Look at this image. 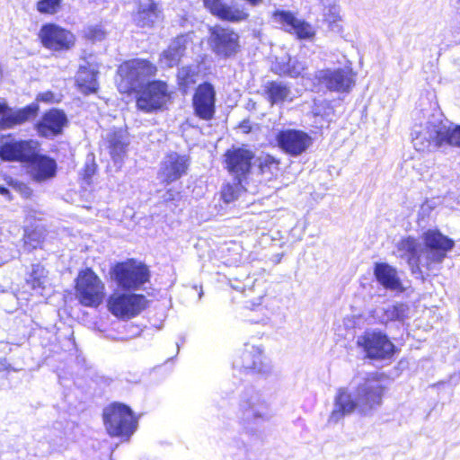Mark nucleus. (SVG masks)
I'll return each instance as SVG.
<instances>
[{
  "mask_svg": "<svg viewBox=\"0 0 460 460\" xmlns=\"http://www.w3.org/2000/svg\"><path fill=\"white\" fill-rule=\"evenodd\" d=\"M384 386L375 379H366L358 385L355 394L348 387H339L327 423L335 425L356 411L363 416H370L382 404Z\"/></svg>",
  "mask_w": 460,
  "mask_h": 460,
  "instance_id": "obj_1",
  "label": "nucleus"
},
{
  "mask_svg": "<svg viewBox=\"0 0 460 460\" xmlns=\"http://www.w3.org/2000/svg\"><path fill=\"white\" fill-rule=\"evenodd\" d=\"M454 245V241L440 231L429 229L423 233L421 243L408 236L398 243L397 248L403 252L402 256H407L412 272H416L422 268L430 270L434 265L441 263Z\"/></svg>",
  "mask_w": 460,
  "mask_h": 460,
  "instance_id": "obj_2",
  "label": "nucleus"
},
{
  "mask_svg": "<svg viewBox=\"0 0 460 460\" xmlns=\"http://www.w3.org/2000/svg\"><path fill=\"white\" fill-rule=\"evenodd\" d=\"M237 417L247 435L261 439L262 425L272 418L270 403L260 390L252 385L245 387L239 395Z\"/></svg>",
  "mask_w": 460,
  "mask_h": 460,
  "instance_id": "obj_3",
  "label": "nucleus"
},
{
  "mask_svg": "<svg viewBox=\"0 0 460 460\" xmlns=\"http://www.w3.org/2000/svg\"><path fill=\"white\" fill-rule=\"evenodd\" d=\"M412 144L420 152L443 146H460V126L449 121H440L438 124L429 122L426 129L412 138Z\"/></svg>",
  "mask_w": 460,
  "mask_h": 460,
  "instance_id": "obj_4",
  "label": "nucleus"
},
{
  "mask_svg": "<svg viewBox=\"0 0 460 460\" xmlns=\"http://www.w3.org/2000/svg\"><path fill=\"white\" fill-rule=\"evenodd\" d=\"M111 279L122 290H137L149 281L148 268L135 260L117 262L110 270Z\"/></svg>",
  "mask_w": 460,
  "mask_h": 460,
  "instance_id": "obj_5",
  "label": "nucleus"
},
{
  "mask_svg": "<svg viewBox=\"0 0 460 460\" xmlns=\"http://www.w3.org/2000/svg\"><path fill=\"white\" fill-rule=\"evenodd\" d=\"M75 288V296L84 306L97 307L104 298V284L91 268L79 271Z\"/></svg>",
  "mask_w": 460,
  "mask_h": 460,
  "instance_id": "obj_6",
  "label": "nucleus"
},
{
  "mask_svg": "<svg viewBox=\"0 0 460 460\" xmlns=\"http://www.w3.org/2000/svg\"><path fill=\"white\" fill-rule=\"evenodd\" d=\"M103 420L110 435L128 438L137 429V420L126 404L114 402L103 411Z\"/></svg>",
  "mask_w": 460,
  "mask_h": 460,
  "instance_id": "obj_7",
  "label": "nucleus"
},
{
  "mask_svg": "<svg viewBox=\"0 0 460 460\" xmlns=\"http://www.w3.org/2000/svg\"><path fill=\"white\" fill-rule=\"evenodd\" d=\"M208 43L215 56L222 59L233 58L241 51L239 34L222 25L209 28Z\"/></svg>",
  "mask_w": 460,
  "mask_h": 460,
  "instance_id": "obj_8",
  "label": "nucleus"
},
{
  "mask_svg": "<svg viewBox=\"0 0 460 460\" xmlns=\"http://www.w3.org/2000/svg\"><path fill=\"white\" fill-rule=\"evenodd\" d=\"M146 304L144 295L115 292L108 298L107 306L117 318L130 319L138 315L146 307Z\"/></svg>",
  "mask_w": 460,
  "mask_h": 460,
  "instance_id": "obj_9",
  "label": "nucleus"
},
{
  "mask_svg": "<svg viewBox=\"0 0 460 460\" xmlns=\"http://www.w3.org/2000/svg\"><path fill=\"white\" fill-rule=\"evenodd\" d=\"M234 367L250 375L268 376L272 371L270 361L263 355L262 349L254 345L244 344L239 359L234 362Z\"/></svg>",
  "mask_w": 460,
  "mask_h": 460,
  "instance_id": "obj_10",
  "label": "nucleus"
},
{
  "mask_svg": "<svg viewBox=\"0 0 460 460\" xmlns=\"http://www.w3.org/2000/svg\"><path fill=\"white\" fill-rule=\"evenodd\" d=\"M234 367L250 375L268 376L272 371L270 361L263 355L262 349L254 345L244 344L239 359L234 362Z\"/></svg>",
  "mask_w": 460,
  "mask_h": 460,
  "instance_id": "obj_11",
  "label": "nucleus"
},
{
  "mask_svg": "<svg viewBox=\"0 0 460 460\" xmlns=\"http://www.w3.org/2000/svg\"><path fill=\"white\" fill-rule=\"evenodd\" d=\"M357 344L371 359L390 358L395 352L394 344L381 332L367 331L358 337Z\"/></svg>",
  "mask_w": 460,
  "mask_h": 460,
  "instance_id": "obj_12",
  "label": "nucleus"
},
{
  "mask_svg": "<svg viewBox=\"0 0 460 460\" xmlns=\"http://www.w3.org/2000/svg\"><path fill=\"white\" fill-rule=\"evenodd\" d=\"M155 66L146 59H133L122 65L119 72L131 91H137L147 84L148 78L155 74Z\"/></svg>",
  "mask_w": 460,
  "mask_h": 460,
  "instance_id": "obj_13",
  "label": "nucleus"
},
{
  "mask_svg": "<svg viewBox=\"0 0 460 460\" xmlns=\"http://www.w3.org/2000/svg\"><path fill=\"white\" fill-rule=\"evenodd\" d=\"M314 78L331 92L349 93L355 84L353 74L347 67L321 69L315 72Z\"/></svg>",
  "mask_w": 460,
  "mask_h": 460,
  "instance_id": "obj_14",
  "label": "nucleus"
},
{
  "mask_svg": "<svg viewBox=\"0 0 460 460\" xmlns=\"http://www.w3.org/2000/svg\"><path fill=\"white\" fill-rule=\"evenodd\" d=\"M137 106L145 112H152L160 109L166 102L168 95L167 84L162 81L147 82L137 91Z\"/></svg>",
  "mask_w": 460,
  "mask_h": 460,
  "instance_id": "obj_15",
  "label": "nucleus"
},
{
  "mask_svg": "<svg viewBox=\"0 0 460 460\" xmlns=\"http://www.w3.org/2000/svg\"><path fill=\"white\" fill-rule=\"evenodd\" d=\"M276 140L284 153L294 157L305 153L313 144V138L306 132L293 128L280 130Z\"/></svg>",
  "mask_w": 460,
  "mask_h": 460,
  "instance_id": "obj_16",
  "label": "nucleus"
},
{
  "mask_svg": "<svg viewBox=\"0 0 460 460\" xmlns=\"http://www.w3.org/2000/svg\"><path fill=\"white\" fill-rule=\"evenodd\" d=\"M190 164L188 155L172 152L161 162L158 178L167 184L176 181L187 174Z\"/></svg>",
  "mask_w": 460,
  "mask_h": 460,
  "instance_id": "obj_17",
  "label": "nucleus"
},
{
  "mask_svg": "<svg viewBox=\"0 0 460 460\" xmlns=\"http://www.w3.org/2000/svg\"><path fill=\"white\" fill-rule=\"evenodd\" d=\"M216 90L211 83L200 84L193 95L192 106L197 117L204 120L213 119L216 112Z\"/></svg>",
  "mask_w": 460,
  "mask_h": 460,
  "instance_id": "obj_18",
  "label": "nucleus"
},
{
  "mask_svg": "<svg viewBox=\"0 0 460 460\" xmlns=\"http://www.w3.org/2000/svg\"><path fill=\"white\" fill-rule=\"evenodd\" d=\"M225 157L230 174L234 179H238V183H243L252 168L253 153L248 149L238 147L227 150Z\"/></svg>",
  "mask_w": 460,
  "mask_h": 460,
  "instance_id": "obj_19",
  "label": "nucleus"
},
{
  "mask_svg": "<svg viewBox=\"0 0 460 460\" xmlns=\"http://www.w3.org/2000/svg\"><path fill=\"white\" fill-rule=\"evenodd\" d=\"M272 20L285 31L295 34L299 40H309L314 36L312 25L296 18L290 11L276 10L272 14Z\"/></svg>",
  "mask_w": 460,
  "mask_h": 460,
  "instance_id": "obj_20",
  "label": "nucleus"
},
{
  "mask_svg": "<svg viewBox=\"0 0 460 460\" xmlns=\"http://www.w3.org/2000/svg\"><path fill=\"white\" fill-rule=\"evenodd\" d=\"M36 148L32 141L7 140L0 138V158L5 161H19L28 164L35 153Z\"/></svg>",
  "mask_w": 460,
  "mask_h": 460,
  "instance_id": "obj_21",
  "label": "nucleus"
},
{
  "mask_svg": "<svg viewBox=\"0 0 460 460\" xmlns=\"http://www.w3.org/2000/svg\"><path fill=\"white\" fill-rule=\"evenodd\" d=\"M44 47L53 50L67 49L73 44V35L55 24H45L39 34Z\"/></svg>",
  "mask_w": 460,
  "mask_h": 460,
  "instance_id": "obj_22",
  "label": "nucleus"
},
{
  "mask_svg": "<svg viewBox=\"0 0 460 460\" xmlns=\"http://www.w3.org/2000/svg\"><path fill=\"white\" fill-rule=\"evenodd\" d=\"M67 121L63 111L53 108L43 114L36 124V129L40 137L52 138L62 133Z\"/></svg>",
  "mask_w": 460,
  "mask_h": 460,
  "instance_id": "obj_23",
  "label": "nucleus"
},
{
  "mask_svg": "<svg viewBox=\"0 0 460 460\" xmlns=\"http://www.w3.org/2000/svg\"><path fill=\"white\" fill-rule=\"evenodd\" d=\"M38 104L31 103L24 108L13 111L6 103L0 102V129L12 128L37 115Z\"/></svg>",
  "mask_w": 460,
  "mask_h": 460,
  "instance_id": "obj_24",
  "label": "nucleus"
},
{
  "mask_svg": "<svg viewBox=\"0 0 460 460\" xmlns=\"http://www.w3.org/2000/svg\"><path fill=\"white\" fill-rule=\"evenodd\" d=\"M203 2L210 13L222 21L239 22L245 21L249 16L244 9L229 4L227 0H203Z\"/></svg>",
  "mask_w": 460,
  "mask_h": 460,
  "instance_id": "obj_25",
  "label": "nucleus"
},
{
  "mask_svg": "<svg viewBox=\"0 0 460 460\" xmlns=\"http://www.w3.org/2000/svg\"><path fill=\"white\" fill-rule=\"evenodd\" d=\"M137 10L133 21L140 28H152L162 17V12L154 0H135Z\"/></svg>",
  "mask_w": 460,
  "mask_h": 460,
  "instance_id": "obj_26",
  "label": "nucleus"
},
{
  "mask_svg": "<svg viewBox=\"0 0 460 460\" xmlns=\"http://www.w3.org/2000/svg\"><path fill=\"white\" fill-rule=\"evenodd\" d=\"M28 165L30 173L36 181H45L56 176V161L47 155H39L36 151L28 162Z\"/></svg>",
  "mask_w": 460,
  "mask_h": 460,
  "instance_id": "obj_27",
  "label": "nucleus"
},
{
  "mask_svg": "<svg viewBox=\"0 0 460 460\" xmlns=\"http://www.w3.org/2000/svg\"><path fill=\"white\" fill-rule=\"evenodd\" d=\"M308 64L305 58L290 57L288 55L276 58L272 65V71L281 76L296 78L303 76Z\"/></svg>",
  "mask_w": 460,
  "mask_h": 460,
  "instance_id": "obj_28",
  "label": "nucleus"
},
{
  "mask_svg": "<svg viewBox=\"0 0 460 460\" xmlns=\"http://www.w3.org/2000/svg\"><path fill=\"white\" fill-rule=\"evenodd\" d=\"M99 74L98 67L94 64H91L84 60V64L79 66L75 75V83L79 91L84 94L94 93L99 89L97 75Z\"/></svg>",
  "mask_w": 460,
  "mask_h": 460,
  "instance_id": "obj_29",
  "label": "nucleus"
},
{
  "mask_svg": "<svg viewBox=\"0 0 460 460\" xmlns=\"http://www.w3.org/2000/svg\"><path fill=\"white\" fill-rule=\"evenodd\" d=\"M374 275L377 282L385 289L400 293L405 290L397 270L386 262H376L374 267Z\"/></svg>",
  "mask_w": 460,
  "mask_h": 460,
  "instance_id": "obj_30",
  "label": "nucleus"
},
{
  "mask_svg": "<svg viewBox=\"0 0 460 460\" xmlns=\"http://www.w3.org/2000/svg\"><path fill=\"white\" fill-rule=\"evenodd\" d=\"M187 43L188 39L185 35L175 38L168 49L163 52L160 59L161 63L167 67L177 66L185 54Z\"/></svg>",
  "mask_w": 460,
  "mask_h": 460,
  "instance_id": "obj_31",
  "label": "nucleus"
},
{
  "mask_svg": "<svg viewBox=\"0 0 460 460\" xmlns=\"http://www.w3.org/2000/svg\"><path fill=\"white\" fill-rule=\"evenodd\" d=\"M409 305L404 303H395L382 307L376 311V318L380 323L386 324L389 322L402 323L409 314Z\"/></svg>",
  "mask_w": 460,
  "mask_h": 460,
  "instance_id": "obj_32",
  "label": "nucleus"
},
{
  "mask_svg": "<svg viewBox=\"0 0 460 460\" xmlns=\"http://www.w3.org/2000/svg\"><path fill=\"white\" fill-rule=\"evenodd\" d=\"M264 91L271 105L282 103L288 99L291 100V89L282 81L268 82Z\"/></svg>",
  "mask_w": 460,
  "mask_h": 460,
  "instance_id": "obj_33",
  "label": "nucleus"
},
{
  "mask_svg": "<svg viewBox=\"0 0 460 460\" xmlns=\"http://www.w3.org/2000/svg\"><path fill=\"white\" fill-rule=\"evenodd\" d=\"M109 147L112 158L117 161L125 154L128 141L122 130L113 131L108 134Z\"/></svg>",
  "mask_w": 460,
  "mask_h": 460,
  "instance_id": "obj_34",
  "label": "nucleus"
},
{
  "mask_svg": "<svg viewBox=\"0 0 460 460\" xmlns=\"http://www.w3.org/2000/svg\"><path fill=\"white\" fill-rule=\"evenodd\" d=\"M47 282V270L40 263L32 264L27 283L30 284L34 290H42Z\"/></svg>",
  "mask_w": 460,
  "mask_h": 460,
  "instance_id": "obj_35",
  "label": "nucleus"
},
{
  "mask_svg": "<svg viewBox=\"0 0 460 460\" xmlns=\"http://www.w3.org/2000/svg\"><path fill=\"white\" fill-rule=\"evenodd\" d=\"M198 72L193 66H182L179 69L177 78L180 87L184 91L191 84L196 83Z\"/></svg>",
  "mask_w": 460,
  "mask_h": 460,
  "instance_id": "obj_36",
  "label": "nucleus"
},
{
  "mask_svg": "<svg viewBox=\"0 0 460 460\" xmlns=\"http://www.w3.org/2000/svg\"><path fill=\"white\" fill-rule=\"evenodd\" d=\"M243 183H238V179L234 178L233 183H226L221 190V196L226 203H230L235 200L241 190L243 188Z\"/></svg>",
  "mask_w": 460,
  "mask_h": 460,
  "instance_id": "obj_37",
  "label": "nucleus"
},
{
  "mask_svg": "<svg viewBox=\"0 0 460 460\" xmlns=\"http://www.w3.org/2000/svg\"><path fill=\"white\" fill-rule=\"evenodd\" d=\"M259 167L262 172L274 175L279 170V161L270 155H265L259 158Z\"/></svg>",
  "mask_w": 460,
  "mask_h": 460,
  "instance_id": "obj_38",
  "label": "nucleus"
},
{
  "mask_svg": "<svg viewBox=\"0 0 460 460\" xmlns=\"http://www.w3.org/2000/svg\"><path fill=\"white\" fill-rule=\"evenodd\" d=\"M62 0H39L37 2V10L40 13H56L60 6Z\"/></svg>",
  "mask_w": 460,
  "mask_h": 460,
  "instance_id": "obj_39",
  "label": "nucleus"
},
{
  "mask_svg": "<svg viewBox=\"0 0 460 460\" xmlns=\"http://www.w3.org/2000/svg\"><path fill=\"white\" fill-rule=\"evenodd\" d=\"M42 243V236L37 231H32L24 234V248L27 252H31L40 246Z\"/></svg>",
  "mask_w": 460,
  "mask_h": 460,
  "instance_id": "obj_40",
  "label": "nucleus"
},
{
  "mask_svg": "<svg viewBox=\"0 0 460 460\" xmlns=\"http://www.w3.org/2000/svg\"><path fill=\"white\" fill-rule=\"evenodd\" d=\"M84 36L90 40L101 41L104 39L105 32L100 25L88 26L84 30Z\"/></svg>",
  "mask_w": 460,
  "mask_h": 460,
  "instance_id": "obj_41",
  "label": "nucleus"
},
{
  "mask_svg": "<svg viewBox=\"0 0 460 460\" xmlns=\"http://www.w3.org/2000/svg\"><path fill=\"white\" fill-rule=\"evenodd\" d=\"M181 197V193L178 190L173 189H169L162 196L163 201L168 203L170 201H174Z\"/></svg>",
  "mask_w": 460,
  "mask_h": 460,
  "instance_id": "obj_42",
  "label": "nucleus"
},
{
  "mask_svg": "<svg viewBox=\"0 0 460 460\" xmlns=\"http://www.w3.org/2000/svg\"><path fill=\"white\" fill-rule=\"evenodd\" d=\"M325 17L326 22H329L330 20L341 19L340 8L336 5L331 6L328 13L325 14Z\"/></svg>",
  "mask_w": 460,
  "mask_h": 460,
  "instance_id": "obj_43",
  "label": "nucleus"
},
{
  "mask_svg": "<svg viewBox=\"0 0 460 460\" xmlns=\"http://www.w3.org/2000/svg\"><path fill=\"white\" fill-rule=\"evenodd\" d=\"M341 19L330 20L328 22L330 30L336 33L341 32L342 25H341Z\"/></svg>",
  "mask_w": 460,
  "mask_h": 460,
  "instance_id": "obj_44",
  "label": "nucleus"
},
{
  "mask_svg": "<svg viewBox=\"0 0 460 460\" xmlns=\"http://www.w3.org/2000/svg\"><path fill=\"white\" fill-rule=\"evenodd\" d=\"M95 172V164H86L84 168V177L85 178H91Z\"/></svg>",
  "mask_w": 460,
  "mask_h": 460,
  "instance_id": "obj_45",
  "label": "nucleus"
},
{
  "mask_svg": "<svg viewBox=\"0 0 460 460\" xmlns=\"http://www.w3.org/2000/svg\"><path fill=\"white\" fill-rule=\"evenodd\" d=\"M190 291L198 293V300H200L204 294L201 286L199 288L197 285H194L193 287L190 288Z\"/></svg>",
  "mask_w": 460,
  "mask_h": 460,
  "instance_id": "obj_46",
  "label": "nucleus"
},
{
  "mask_svg": "<svg viewBox=\"0 0 460 460\" xmlns=\"http://www.w3.org/2000/svg\"><path fill=\"white\" fill-rule=\"evenodd\" d=\"M9 367V364L7 363L5 358H0V372L6 370Z\"/></svg>",
  "mask_w": 460,
  "mask_h": 460,
  "instance_id": "obj_47",
  "label": "nucleus"
},
{
  "mask_svg": "<svg viewBox=\"0 0 460 460\" xmlns=\"http://www.w3.org/2000/svg\"><path fill=\"white\" fill-rule=\"evenodd\" d=\"M0 193L2 195H7L9 194V190L6 187L0 186Z\"/></svg>",
  "mask_w": 460,
  "mask_h": 460,
  "instance_id": "obj_48",
  "label": "nucleus"
},
{
  "mask_svg": "<svg viewBox=\"0 0 460 460\" xmlns=\"http://www.w3.org/2000/svg\"><path fill=\"white\" fill-rule=\"evenodd\" d=\"M456 8H457L458 11H460V0H457Z\"/></svg>",
  "mask_w": 460,
  "mask_h": 460,
  "instance_id": "obj_49",
  "label": "nucleus"
}]
</instances>
